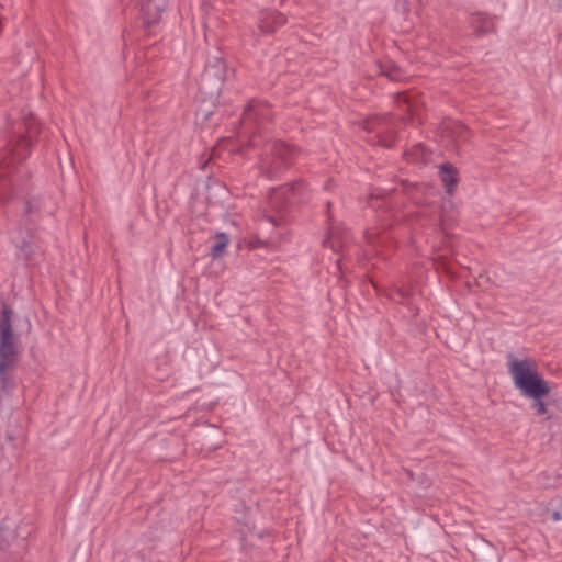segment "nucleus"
<instances>
[{
  "label": "nucleus",
  "mask_w": 562,
  "mask_h": 562,
  "mask_svg": "<svg viewBox=\"0 0 562 562\" xmlns=\"http://www.w3.org/2000/svg\"><path fill=\"white\" fill-rule=\"evenodd\" d=\"M508 372L514 385L526 397H543L551 391L549 383L538 372L536 361L508 357Z\"/></svg>",
  "instance_id": "obj_1"
},
{
  "label": "nucleus",
  "mask_w": 562,
  "mask_h": 562,
  "mask_svg": "<svg viewBox=\"0 0 562 562\" xmlns=\"http://www.w3.org/2000/svg\"><path fill=\"white\" fill-rule=\"evenodd\" d=\"M19 353L18 337L13 334L11 326V312L4 308L0 319V375L3 382L8 371L16 364Z\"/></svg>",
  "instance_id": "obj_2"
},
{
  "label": "nucleus",
  "mask_w": 562,
  "mask_h": 562,
  "mask_svg": "<svg viewBox=\"0 0 562 562\" xmlns=\"http://www.w3.org/2000/svg\"><path fill=\"white\" fill-rule=\"evenodd\" d=\"M144 24L149 27L161 20L168 7L167 0H137Z\"/></svg>",
  "instance_id": "obj_3"
},
{
  "label": "nucleus",
  "mask_w": 562,
  "mask_h": 562,
  "mask_svg": "<svg viewBox=\"0 0 562 562\" xmlns=\"http://www.w3.org/2000/svg\"><path fill=\"white\" fill-rule=\"evenodd\" d=\"M469 23L476 36L496 32V16L484 12L472 13Z\"/></svg>",
  "instance_id": "obj_4"
},
{
  "label": "nucleus",
  "mask_w": 562,
  "mask_h": 562,
  "mask_svg": "<svg viewBox=\"0 0 562 562\" xmlns=\"http://www.w3.org/2000/svg\"><path fill=\"white\" fill-rule=\"evenodd\" d=\"M286 23V18L277 11H263L258 19V30L262 35L271 34Z\"/></svg>",
  "instance_id": "obj_5"
},
{
  "label": "nucleus",
  "mask_w": 562,
  "mask_h": 562,
  "mask_svg": "<svg viewBox=\"0 0 562 562\" xmlns=\"http://www.w3.org/2000/svg\"><path fill=\"white\" fill-rule=\"evenodd\" d=\"M265 150L272 156V161H280L281 165L289 164L294 155V149L282 142H268Z\"/></svg>",
  "instance_id": "obj_6"
},
{
  "label": "nucleus",
  "mask_w": 562,
  "mask_h": 562,
  "mask_svg": "<svg viewBox=\"0 0 562 562\" xmlns=\"http://www.w3.org/2000/svg\"><path fill=\"white\" fill-rule=\"evenodd\" d=\"M440 178L446 187L447 193L452 195L454 188L459 182L458 171L451 164H442L440 166Z\"/></svg>",
  "instance_id": "obj_7"
},
{
  "label": "nucleus",
  "mask_w": 562,
  "mask_h": 562,
  "mask_svg": "<svg viewBox=\"0 0 562 562\" xmlns=\"http://www.w3.org/2000/svg\"><path fill=\"white\" fill-rule=\"evenodd\" d=\"M268 112V108L265 103L258 102V101H251L249 102L243 113V121H251L257 117H263L266 116Z\"/></svg>",
  "instance_id": "obj_8"
},
{
  "label": "nucleus",
  "mask_w": 562,
  "mask_h": 562,
  "mask_svg": "<svg viewBox=\"0 0 562 562\" xmlns=\"http://www.w3.org/2000/svg\"><path fill=\"white\" fill-rule=\"evenodd\" d=\"M36 131V127L35 126H30L29 130H27V136L26 137H23L22 139L19 140L15 149H14V155H13V158L14 160H22L24 159L27 154H29V148H30V145H31V137H33L34 133Z\"/></svg>",
  "instance_id": "obj_9"
},
{
  "label": "nucleus",
  "mask_w": 562,
  "mask_h": 562,
  "mask_svg": "<svg viewBox=\"0 0 562 562\" xmlns=\"http://www.w3.org/2000/svg\"><path fill=\"white\" fill-rule=\"evenodd\" d=\"M228 244H229V238L225 233H216L214 236V244L211 248L212 258L217 259L221 256H223Z\"/></svg>",
  "instance_id": "obj_10"
},
{
  "label": "nucleus",
  "mask_w": 562,
  "mask_h": 562,
  "mask_svg": "<svg viewBox=\"0 0 562 562\" xmlns=\"http://www.w3.org/2000/svg\"><path fill=\"white\" fill-rule=\"evenodd\" d=\"M547 513L552 520H562V496L551 498L547 507Z\"/></svg>",
  "instance_id": "obj_11"
},
{
  "label": "nucleus",
  "mask_w": 562,
  "mask_h": 562,
  "mask_svg": "<svg viewBox=\"0 0 562 562\" xmlns=\"http://www.w3.org/2000/svg\"><path fill=\"white\" fill-rule=\"evenodd\" d=\"M33 247L30 243L23 241L20 246L19 256L22 257L25 261H29L33 257Z\"/></svg>",
  "instance_id": "obj_12"
},
{
  "label": "nucleus",
  "mask_w": 562,
  "mask_h": 562,
  "mask_svg": "<svg viewBox=\"0 0 562 562\" xmlns=\"http://www.w3.org/2000/svg\"><path fill=\"white\" fill-rule=\"evenodd\" d=\"M383 74L394 81H400L403 79V74L397 67H389L386 70L383 71Z\"/></svg>",
  "instance_id": "obj_13"
},
{
  "label": "nucleus",
  "mask_w": 562,
  "mask_h": 562,
  "mask_svg": "<svg viewBox=\"0 0 562 562\" xmlns=\"http://www.w3.org/2000/svg\"><path fill=\"white\" fill-rule=\"evenodd\" d=\"M533 402V407L538 415H544L547 413V405L542 401V397H531Z\"/></svg>",
  "instance_id": "obj_14"
},
{
  "label": "nucleus",
  "mask_w": 562,
  "mask_h": 562,
  "mask_svg": "<svg viewBox=\"0 0 562 562\" xmlns=\"http://www.w3.org/2000/svg\"><path fill=\"white\" fill-rule=\"evenodd\" d=\"M10 538L9 531L7 528L1 527L0 528V540L7 541Z\"/></svg>",
  "instance_id": "obj_15"
},
{
  "label": "nucleus",
  "mask_w": 562,
  "mask_h": 562,
  "mask_svg": "<svg viewBox=\"0 0 562 562\" xmlns=\"http://www.w3.org/2000/svg\"><path fill=\"white\" fill-rule=\"evenodd\" d=\"M403 101H404L405 103H407V110H408V111H412V112H414V111H415L414 105H413V104H411L406 98H403Z\"/></svg>",
  "instance_id": "obj_16"
},
{
  "label": "nucleus",
  "mask_w": 562,
  "mask_h": 562,
  "mask_svg": "<svg viewBox=\"0 0 562 562\" xmlns=\"http://www.w3.org/2000/svg\"><path fill=\"white\" fill-rule=\"evenodd\" d=\"M251 145H252V146H256V145H257V139H256V137H254V138L251 139Z\"/></svg>",
  "instance_id": "obj_17"
},
{
  "label": "nucleus",
  "mask_w": 562,
  "mask_h": 562,
  "mask_svg": "<svg viewBox=\"0 0 562 562\" xmlns=\"http://www.w3.org/2000/svg\"><path fill=\"white\" fill-rule=\"evenodd\" d=\"M140 562H144V560H142Z\"/></svg>",
  "instance_id": "obj_18"
}]
</instances>
